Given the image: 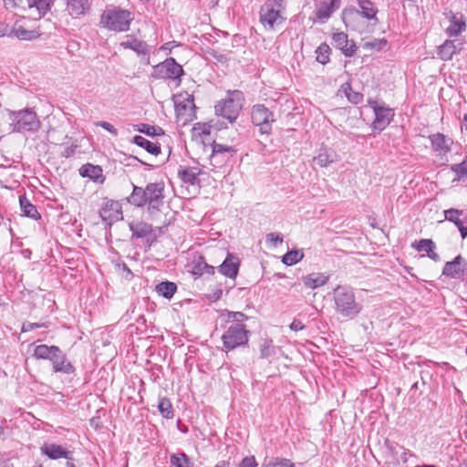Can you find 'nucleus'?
I'll list each match as a JSON object with an SVG mask.
<instances>
[{"label":"nucleus","instance_id":"1","mask_svg":"<svg viewBox=\"0 0 467 467\" xmlns=\"http://www.w3.org/2000/svg\"><path fill=\"white\" fill-rule=\"evenodd\" d=\"M132 184V192L127 197V202L137 208L147 206L150 214L161 212L164 205L165 186L162 182H150L145 188Z\"/></svg>","mask_w":467,"mask_h":467},{"label":"nucleus","instance_id":"2","mask_svg":"<svg viewBox=\"0 0 467 467\" xmlns=\"http://www.w3.org/2000/svg\"><path fill=\"white\" fill-rule=\"evenodd\" d=\"M134 20V14L120 6L106 8L99 20V26L116 33L127 32Z\"/></svg>","mask_w":467,"mask_h":467},{"label":"nucleus","instance_id":"3","mask_svg":"<svg viewBox=\"0 0 467 467\" xmlns=\"http://www.w3.org/2000/svg\"><path fill=\"white\" fill-rule=\"evenodd\" d=\"M334 301L337 312L344 317L352 319L362 310V306L356 301L353 289L349 286L338 285L335 288Z\"/></svg>","mask_w":467,"mask_h":467},{"label":"nucleus","instance_id":"4","mask_svg":"<svg viewBox=\"0 0 467 467\" xmlns=\"http://www.w3.org/2000/svg\"><path fill=\"white\" fill-rule=\"evenodd\" d=\"M251 332L246 325L231 324L222 335L223 348L225 352L248 346Z\"/></svg>","mask_w":467,"mask_h":467},{"label":"nucleus","instance_id":"5","mask_svg":"<svg viewBox=\"0 0 467 467\" xmlns=\"http://www.w3.org/2000/svg\"><path fill=\"white\" fill-rule=\"evenodd\" d=\"M244 99L241 90L229 91L228 98L215 105L216 115L226 119L230 123L234 122L242 110Z\"/></svg>","mask_w":467,"mask_h":467},{"label":"nucleus","instance_id":"6","mask_svg":"<svg viewBox=\"0 0 467 467\" xmlns=\"http://www.w3.org/2000/svg\"><path fill=\"white\" fill-rule=\"evenodd\" d=\"M285 0H266L261 6L259 20L267 30H274L275 26L283 24L285 18L281 14Z\"/></svg>","mask_w":467,"mask_h":467},{"label":"nucleus","instance_id":"7","mask_svg":"<svg viewBox=\"0 0 467 467\" xmlns=\"http://www.w3.org/2000/svg\"><path fill=\"white\" fill-rule=\"evenodd\" d=\"M184 75L183 67L177 63L175 58L168 57L164 61L154 66L151 77L156 79H171L176 86L182 83V77Z\"/></svg>","mask_w":467,"mask_h":467},{"label":"nucleus","instance_id":"8","mask_svg":"<svg viewBox=\"0 0 467 467\" xmlns=\"http://www.w3.org/2000/svg\"><path fill=\"white\" fill-rule=\"evenodd\" d=\"M11 120L13 130L16 132H35L41 125L36 113L29 109L12 111Z\"/></svg>","mask_w":467,"mask_h":467},{"label":"nucleus","instance_id":"9","mask_svg":"<svg viewBox=\"0 0 467 467\" xmlns=\"http://www.w3.org/2000/svg\"><path fill=\"white\" fill-rule=\"evenodd\" d=\"M252 123L258 128L260 134L270 135L275 122L274 113L264 104H255L251 109Z\"/></svg>","mask_w":467,"mask_h":467},{"label":"nucleus","instance_id":"10","mask_svg":"<svg viewBox=\"0 0 467 467\" xmlns=\"http://www.w3.org/2000/svg\"><path fill=\"white\" fill-rule=\"evenodd\" d=\"M368 106L373 109L375 119L371 124V129L375 131H383L393 120L395 111L387 106L384 102L379 104L377 100L368 99Z\"/></svg>","mask_w":467,"mask_h":467},{"label":"nucleus","instance_id":"11","mask_svg":"<svg viewBox=\"0 0 467 467\" xmlns=\"http://www.w3.org/2000/svg\"><path fill=\"white\" fill-rule=\"evenodd\" d=\"M358 7L349 6L344 9V19L347 16H360L361 17L373 21L375 24L379 22L378 13L379 9L375 4L370 0H358Z\"/></svg>","mask_w":467,"mask_h":467},{"label":"nucleus","instance_id":"12","mask_svg":"<svg viewBox=\"0 0 467 467\" xmlns=\"http://www.w3.org/2000/svg\"><path fill=\"white\" fill-rule=\"evenodd\" d=\"M101 220L109 226L122 219L120 204L113 200H107L99 210Z\"/></svg>","mask_w":467,"mask_h":467},{"label":"nucleus","instance_id":"13","mask_svg":"<svg viewBox=\"0 0 467 467\" xmlns=\"http://www.w3.org/2000/svg\"><path fill=\"white\" fill-rule=\"evenodd\" d=\"M341 0H317L315 16L316 19L320 23H326L339 9Z\"/></svg>","mask_w":467,"mask_h":467},{"label":"nucleus","instance_id":"14","mask_svg":"<svg viewBox=\"0 0 467 467\" xmlns=\"http://www.w3.org/2000/svg\"><path fill=\"white\" fill-rule=\"evenodd\" d=\"M213 151L210 157L211 164L214 167H220L226 163L231 156L235 153V150H234L230 146L223 145L220 143H216L215 141L212 145Z\"/></svg>","mask_w":467,"mask_h":467},{"label":"nucleus","instance_id":"15","mask_svg":"<svg viewBox=\"0 0 467 467\" xmlns=\"http://www.w3.org/2000/svg\"><path fill=\"white\" fill-rule=\"evenodd\" d=\"M333 45L336 48H338L345 57H353L358 49L356 43L353 40H349L348 36L344 32H337L332 35Z\"/></svg>","mask_w":467,"mask_h":467},{"label":"nucleus","instance_id":"16","mask_svg":"<svg viewBox=\"0 0 467 467\" xmlns=\"http://www.w3.org/2000/svg\"><path fill=\"white\" fill-rule=\"evenodd\" d=\"M444 218L457 226L462 239L467 237V215L463 210L454 208L445 210Z\"/></svg>","mask_w":467,"mask_h":467},{"label":"nucleus","instance_id":"17","mask_svg":"<svg viewBox=\"0 0 467 467\" xmlns=\"http://www.w3.org/2000/svg\"><path fill=\"white\" fill-rule=\"evenodd\" d=\"M53 371L56 373L73 374L75 368L67 359V355L59 348V352H54L50 360Z\"/></svg>","mask_w":467,"mask_h":467},{"label":"nucleus","instance_id":"18","mask_svg":"<svg viewBox=\"0 0 467 467\" xmlns=\"http://www.w3.org/2000/svg\"><path fill=\"white\" fill-rule=\"evenodd\" d=\"M239 267V258L236 255L228 253L226 258L218 266V271L223 275L234 280L238 275Z\"/></svg>","mask_w":467,"mask_h":467},{"label":"nucleus","instance_id":"19","mask_svg":"<svg viewBox=\"0 0 467 467\" xmlns=\"http://www.w3.org/2000/svg\"><path fill=\"white\" fill-rule=\"evenodd\" d=\"M431 148L438 155L443 156L451 151L453 143L451 138H448L443 133L437 132L429 136Z\"/></svg>","mask_w":467,"mask_h":467},{"label":"nucleus","instance_id":"20","mask_svg":"<svg viewBox=\"0 0 467 467\" xmlns=\"http://www.w3.org/2000/svg\"><path fill=\"white\" fill-rule=\"evenodd\" d=\"M40 450L42 454L47 456L51 460H58L61 458L72 460V452L56 443H46L41 446Z\"/></svg>","mask_w":467,"mask_h":467},{"label":"nucleus","instance_id":"21","mask_svg":"<svg viewBox=\"0 0 467 467\" xmlns=\"http://www.w3.org/2000/svg\"><path fill=\"white\" fill-rule=\"evenodd\" d=\"M313 161L321 168H327L338 161V154L331 148L321 147Z\"/></svg>","mask_w":467,"mask_h":467},{"label":"nucleus","instance_id":"22","mask_svg":"<svg viewBox=\"0 0 467 467\" xmlns=\"http://www.w3.org/2000/svg\"><path fill=\"white\" fill-rule=\"evenodd\" d=\"M463 258L462 255H457L452 261L447 262L442 269V275L453 278L461 279L464 275L462 268Z\"/></svg>","mask_w":467,"mask_h":467},{"label":"nucleus","instance_id":"23","mask_svg":"<svg viewBox=\"0 0 467 467\" xmlns=\"http://www.w3.org/2000/svg\"><path fill=\"white\" fill-rule=\"evenodd\" d=\"M120 46L125 49H131L136 52L139 56L147 57V64H150V46L142 40L137 38H131L130 40L120 43Z\"/></svg>","mask_w":467,"mask_h":467},{"label":"nucleus","instance_id":"24","mask_svg":"<svg viewBox=\"0 0 467 467\" xmlns=\"http://www.w3.org/2000/svg\"><path fill=\"white\" fill-rule=\"evenodd\" d=\"M79 174L97 183H103L105 181L103 170L99 165L86 163L79 168Z\"/></svg>","mask_w":467,"mask_h":467},{"label":"nucleus","instance_id":"25","mask_svg":"<svg viewBox=\"0 0 467 467\" xmlns=\"http://www.w3.org/2000/svg\"><path fill=\"white\" fill-rule=\"evenodd\" d=\"M466 29V21L462 14H452L450 26L446 29L449 36H457Z\"/></svg>","mask_w":467,"mask_h":467},{"label":"nucleus","instance_id":"26","mask_svg":"<svg viewBox=\"0 0 467 467\" xmlns=\"http://www.w3.org/2000/svg\"><path fill=\"white\" fill-rule=\"evenodd\" d=\"M191 272L196 276H202L204 274L214 275L215 268L206 263L203 255H199L192 260Z\"/></svg>","mask_w":467,"mask_h":467},{"label":"nucleus","instance_id":"27","mask_svg":"<svg viewBox=\"0 0 467 467\" xmlns=\"http://www.w3.org/2000/svg\"><path fill=\"white\" fill-rule=\"evenodd\" d=\"M202 173L201 169L197 167H183L180 166L178 169V177L184 182L190 185L198 183V176Z\"/></svg>","mask_w":467,"mask_h":467},{"label":"nucleus","instance_id":"28","mask_svg":"<svg viewBox=\"0 0 467 467\" xmlns=\"http://www.w3.org/2000/svg\"><path fill=\"white\" fill-rule=\"evenodd\" d=\"M329 280V275L324 273H312L302 277L306 287L315 289L325 285Z\"/></svg>","mask_w":467,"mask_h":467},{"label":"nucleus","instance_id":"29","mask_svg":"<svg viewBox=\"0 0 467 467\" xmlns=\"http://www.w3.org/2000/svg\"><path fill=\"white\" fill-rule=\"evenodd\" d=\"M130 230L131 232V240L134 238L143 239L153 232L152 225L145 222L130 223Z\"/></svg>","mask_w":467,"mask_h":467},{"label":"nucleus","instance_id":"30","mask_svg":"<svg viewBox=\"0 0 467 467\" xmlns=\"http://www.w3.org/2000/svg\"><path fill=\"white\" fill-rule=\"evenodd\" d=\"M384 446L386 448V451H385L386 456L391 459L390 462H386V465L388 467L399 465L400 461H399L398 454H399V450H400L401 446L399 445L397 442L392 441L389 439H386L384 441Z\"/></svg>","mask_w":467,"mask_h":467},{"label":"nucleus","instance_id":"31","mask_svg":"<svg viewBox=\"0 0 467 467\" xmlns=\"http://www.w3.org/2000/svg\"><path fill=\"white\" fill-rule=\"evenodd\" d=\"M132 142L155 156L159 155L161 151L160 143H153L140 135L134 136Z\"/></svg>","mask_w":467,"mask_h":467},{"label":"nucleus","instance_id":"32","mask_svg":"<svg viewBox=\"0 0 467 467\" xmlns=\"http://www.w3.org/2000/svg\"><path fill=\"white\" fill-rule=\"evenodd\" d=\"M456 45L453 40H446L442 45L438 47V57L443 60H451L456 53Z\"/></svg>","mask_w":467,"mask_h":467},{"label":"nucleus","instance_id":"33","mask_svg":"<svg viewBox=\"0 0 467 467\" xmlns=\"http://www.w3.org/2000/svg\"><path fill=\"white\" fill-rule=\"evenodd\" d=\"M12 36L20 40H33L40 36V33L36 30H27L22 26H16L11 28Z\"/></svg>","mask_w":467,"mask_h":467},{"label":"nucleus","instance_id":"34","mask_svg":"<svg viewBox=\"0 0 467 467\" xmlns=\"http://www.w3.org/2000/svg\"><path fill=\"white\" fill-rule=\"evenodd\" d=\"M54 352H59V348L57 346H47L43 344L35 348L33 356L36 359L50 360Z\"/></svg>","mask_w":467,"mask_h":467},{"label":"nucleus","instance_id":"35","mask_svg":"<svg viewBox=\"0 0 467 467\" xmlns=\"http://www.w3.org/2000/svg\"><path fill=\"white\" fill-rule=\"evenodd\" d=\"M21 211L23 214L28 218L38 220L40 219V213H38L36 207L32 204L26 197L19 198Z\"/></svg>","mask_w":467,"mask_h":467},{"label":"nucleus","instance_id":"36","mask_svg":"<svg viewBox=\"0 0 467 467\" xmlns=\"http://www.w3.org/2000/svg\"><path fill=\"white\" fill-rule=\"evenodd\" d=\"M134 130L138 132L146 134L150 137H159L164 135V130L159 126H152L146 123H140L134 126Z\"/></svg>","mask_w":467,"mask_h":467},{"label":"nucleus","instance_id":"37","mask_svg":"<svg viewBox=\"0 0 467 467\" xmlns=\"http://www.w3.org/2000/svg\"><path fill=\"white\" fill-rule=\"evenodd\" d=\"M176 291L177 285L173 282L164 281L156 285V292L167 299L171 298Z\"/></svg>","mask_w":467,"mask_h":467},{"label":"nucleus","instance_id":"38","mask_svg":"<svg viewBox=\"0 0 467 467\" xmlns=\"http://www.w3.org/2000/svg\"><path fill=\"white\" fill-rule=\"evenodd\" d=\"M342 89L348 99V100L354 104L358 105L360 104L363 101V94L358 91L353 90L351 85L349 83H345L342 85Z\"/></svg>","mask_w":467,"mask_h":467},{"label":"nucleus","instance_id":"39","mask_svg":"<svg viewBox=\"0 0 467 467\" xmlns=\"http://www.w3.org/2000/svg\"><path fill=\"white\" fill-rule=\"evenodd\" d=\"M315 53L317 55L316 60L318 63L326 65L330 61L331 48L327 43L320 44Z\"/></svg>","mask_w":467,"mask_h":467},{"label":"nucleus","instance_id":"40","mask_svg":"<svg viewBox=\"0 0 467 467\" xmlns=\"http://www.w3.org/2000/svg\"><path fill=\"white\" fill-rule=\"evenodd\" d=\"M67 5L75 15H84L90 8L88 0H67Z\"/></svg>","mask_w":467,"mask_h":467},{"label":"nucleus","instance_id":"41","mask_svg":"<svg viewBox=\"0 0 467 467\" xmlns=\"http://www.w3.org/2000/svg\"><path fill=\"white\" fill-rule=\"evenodd\" d=\"M54 0H26L29 8L36 7L41 16H45L51 8Z\"/></svg>","mask_w":467,"mask_h":467},{"label":"nucleus","instance_id":"42","mask_svg":"<svg viewBox=\"0 0 467 467\" xmlns=\"http://www.w3.org/2000/svg\"><path fill=\"white\" fill-rule=\"evenodd\" d=\"M160 413L166 419L170 420L174 417V410L171 400L166 398H161L158 404Z\"/></svg>","mask_w":467,"mask_h":467},{"label":"nucleus","instance_id":"43","mask_svg":"<svg viewBox=\"0 0 467 467\" xmlns=\"http://www.w3.org/2000/svg\"><path fill=\"white\" fill-rule=\"evenodd\" d=\"M262 467H296V465L289 459L275 457L268 461L265 459Z\"/></svg>","mask_w":467,"mask_h":467},{"label":"nucleus","instance_id":"44","mask_svg":"<svg viewBox=\"0 0 467 467\" xmlns=\"http://www.w3.org/2000/svg\"><path fill=\"white\" fill-rule=\"evenodd\" d=\"M260 358H268L275 354V347L273 344L272 339H264L260 344Z\"/></svg>","mask_w":467,"mask_h":467},{"label":"nucleus","instance_id":"45","mask_svg":"<svg viewBox=\"0 0 467 467\" xmlns=\"http://www.w3.org/2000/svg\"><path fill=\"white\" fill-rule=\"evenodd\" d=\"M190 458L184 452L174 453L171 456V464L172 467H189Z\"/></svg>","mask_w":467,"mask_h":467},{"label":"nucleus","instance_id":"46","mask_svg":"<svg viewBox=\"0 0 467 467\" xmlns=\"http://www.w3.org/2000/svg\"><path fill=\"white\" fill-rule=\"evenodd\" d=\"M304 256L299 250H292L285 253L282 258V262L286 265H293L298 263Z\"/></svg>","mask_w":467,"mask_h":467},{"label":"nucleus","instance_id":"47","mask_svg":"<svg viewBox=\"0 0 467 467\" xmlns=\"http://www.w3.org/2000/svg\"><path fill=\"white\" fill-rule=\"evenodd\" d=\"M411 246L419 252L430 253L431 248H435V244L431 239H421L420 241H414Z\"/></svg>","mask_w":467,"mask_h":467},{"label":"nucleus","instance_id":"48","mask_svg":"<svg viewBox=\"0 0 467 467\" xmlns=\"http://www.w3.org/2000/svg\"><path fill=\"white\" fill-rule=\"evenodd\" d=\"M451 171L454 172L458 178H467V156L461 163L451 165Z\"/></svg>","mask_w":467,"mask_h":467},{"label":"nucleus","instance_id":"49","mask_svg":"<svg viewBox=\"0 0 467 467\" xmlns=\"http://www.w3.org/2000/svg\"><path fill=\"white\" fill-rule=\"evenodd\" d=\"M228 319L232 320V324L245 325L244 322L248 320V317L243 312H228Z\"/></svg>","mask_w":467,"mask_h":467},{"label":"nucleus","instance_id":"50","mask_svg":"<svg viewBox=\"0 0 467 467\" xmlns=\"http://www.w3.org/2000/svg\"><path fill=\"white\" fill-rule=\"evenodd\" d=\"M175 107L177 110L186 109L188 107H195L193 96L186 93L185 99L182 102H175Z\"/></svg>","mask_w":467,"mask_h":467},{"label":"nucleus","instance_id":"51","mask_svg":"<svg viewBox=\"0 0 467 467\" xmlns=\"http://www.w3.org/2000/svg\"><path fill=\"white\" fill-rule=\"evenodd\" d=\"M157 234L153 231L147 237H144L145 252L149 251L150 247L157 242Z\"/></svg>","mask_w":467,"mask_h":467},{"label":"nucleus","instance_id":"52","mask_svg":"<svg viewBox=\"0 0 467 467\" xmlns=\"http://www.w3.org/2000/svg\"><path fill=\"white\" fill-rule=\"evenodd\" d=\"M47 326L44 323H31L26 322L22 326V332H29L36 328L46 327Z\"/></svg>","mask_w":467,"mask_h":467},{"label":"nucleus","instance_id":"53","mask_svg":"<svg viewBox=\"0 0 467 467\" xmlns=\"http://www.w3.org/2000/svg\"><path fill=\"white\" fill-rule=\"evenodd\" d=\"M97 126L101 127L105 130L109 131L113 136H118V130L109 122L99 121Z\"/></svg>","mask_w":467,"mask_h":467},{"label":"nucleus","instance_id":"54","mask_svg":"<svg viewBox=\"0 0 467 467\" xmlns=\"http://www.w3.org/2000/svg\"><path fill=\"white\" fill-rule=\"evenodd\" d=\"M258 466V463L254 458V456H247V457H244L239 467H257Z\"/></svg>","mask_w":467,"mask_h":467},{"label":"nucleus","instance_id":"55","mask_svg":"<svg viewBox=\"0 0 467 467\" xmlns=\"http://www.w3.org/2000/svg\"><path fill=\"white\" fill-rule=\"evenodd\" d=\"M78 145L76 143H72L70 146H67L64 148V150L61 152V156L63 158H70L76 153V150Z\"/></svg>","mask_w":467,"mask_h":467},{"label":"nucleus","instance_id":"56","mask_svg":"<svg viewBox=\"0 0 467 467\" xmlns=\"http://www.w3.org/2000/svg\"><path fill=\"white\" fill-rule=\"evenodd\" d=\"M266 241L273 243L275 245L283 243V237L278 233H270L266 235Z\"/></svg>","mask_w":467,"mask_h":467},{"label":"nucleus","instance_id":"57","mask_svg":"<svg viewBox=\"0 0 467 467\" xmlns=\"http://www.w3.org/2000/svg\"><path fill=\"white\" fill-rule=\"evenodd\" d=\"M3 2L6 9H14L20 6L24 0H3Z\"/></svg>","mask_w":467,"mask_h":467},{"label":"nucleus","instance_id":"58","mask_svg":"<svg viewBox=\"0 0 467 467\" xmlns=\"http://www.w3.org/2000/svg\"><path fill=\"white\" fill-rule=\"evenodd\" d=\"M400 450H402L400 460L403 463L408 462L410 457H416V455L410 450L406 449L403 446L400 447Z\"/></svg>","mask_w":467,"mask_h":467},{"label":"nucleus","instance_id":"59","mask_svg":"<svg viewBox=\"0 0 467 467\" xmlns=\"http://www.w3.org/2000/svg\"><path fill=\"white\" fill-rule=\"evenodd\" d=\"M223 285L219 284L217 285L216 289H214L213 292L212 293L211 298L213 301H217V300L221 299L222 296H223Z\"/></svg>","mask_w":467,"mask_h":467},{"label":"nucleus","instance_id":"60","mask_svg":"<svg viewBox=\"0 0 467 467\" xmlns=\"http://www.w3.org/2000/svg\"><path fill=\"white\" fill-rule=\"evenodd\" d=\"M210 55L220 63L224 64L228 62V57L225 55L220 54L215 50L210 52Z\"/></svg>","mask_w":467,"mask_h":467},{"label":"nucleus","instance_id":"61","mask_svg":"<svg viewBox=\"0 0 467 467\" xmlns=\"http://www.w3.org/2000/svg\"><path fill=\"white\" fill-rule=\"evenodd\" d=\"M305 328L304 324L299 319H294L293 322L290 324V329L293 331H300Z\"/></svg>","mask_w":467,"mask_h":467},{"label":"nucleus","instance_id":"62","mask_svg":"<svg viewBox=\"0 0 467 467\" xmlns=\"http://www.w3.org/2000/svg\"><path fill=\"white\" fill-rule=\"evenodd\" d=\"M5 36H12L9 26L5 22H0V37Z\"/></svg>","mask_w":467,"mask_h":467},{"label":"nucleus","instance_id":"63","mask_svg":"<svg viewBox=\"0 0 467 467\" xmlns=\"http://www.w3.org/2000/svg\"><path fill=\"white\" fill-rule=\"evenodd\" d=\"M117 265H118V267L119 269H122L123 271H125L127 273L126 277H132L133 276L132 272L130 271L129 266L124 262H121V263L118 264Z\"/></svg>","mask_w":467,"mask_h":467},{"label":"nucleus","instance_id":"64","mask_svg":"<svg viewBox=\"0 0 467 467\" xmlns=\"http://www.w3.org/2000/svg\"><path fill=\"white\" fill-rule=\"evenodd\" d=\"M435 248H431L430 253H427V255L433 260L434 262H439L441 260L440 255L434 251Z\"/></svg>","mask_w":467,"mask_h":467}]
</instances>
